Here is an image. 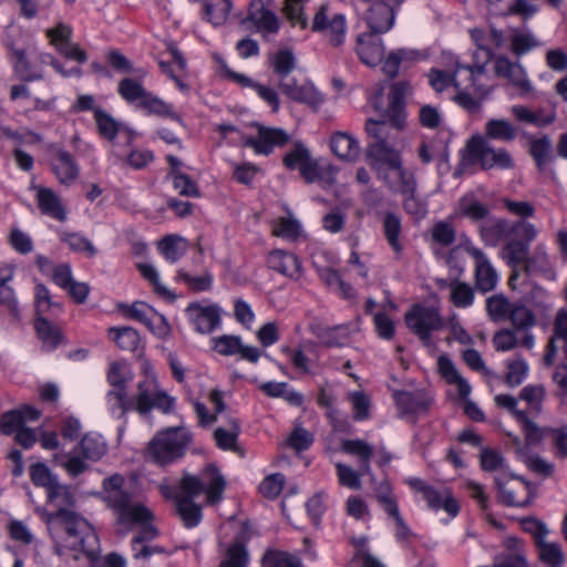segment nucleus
Listing matches in <instances>:
<instances>
[{
  "label": "nucleus",
  "instance_id": "obj_1",
  "mask_svg": "<svg viewBox=\"0 0 567 567\" xmlns=\"http://www.w3.org/2000/svg\"><path fill=\"white\" fill-rule=\"evenodd\" d=\"M47 503L55 511L38 508L37 512L47 524L49 532L54 535L58 525H62L69 537L68 546L94 560L99 549L97 536L92 526L75 513V496L71 488L60 482L55 483L47 491Z\"/></svg>",
  "mask_w": 567,
  "mask_h": 567
},
{
  "label": "nucleus",
  "instance_id": "obj_2",
  "mask_svg": "<svg viewBox=\"0 0 567 567\" xmlns=\"http://www.w3.org/2000/svg\"><path fill=\"white\" fill-rule=\"evenodd\" d=\"M429 81L436 92H442L453 84L457 91L454 101L470 113L481 112L482 102L493 91L484 65L457 66L452 78L444 71L432 69Z\"/></svg>",
  "mask_w": 567,
  "mask_h": 567
},
{
  "label": "nucleus",
  "instance_id": "obj_3",
  "mask_svg": "<svg viewBox=\"0 0 567 567\" xmlns=\"http://www.w3.org/2000/svg\"><path fill=\"white\" fill-rule=\"evenodd\" d=\"M225 486L226 482L215 465L206 466L200 477L184 474L179 481L181 493L175 496L176 511L184 525L194 527L202 518L200 506L193 497L205 492L207 503L216 504L221 499Z\"/></svg>",
  "mask_w": 567,
  "mask_h": 567
},
{
  "label": "nucleus",
  "instance_id": "obj_4",
  "mask_svg": "<svg viewBox=\"0 0 567 567\" xmlns=\"http://www.w3.org/2000/svg\"><path fill=\"white\" fill-rule=\"evenodd\" d=\"M124 477L114 474L103 482V501L116 515L120 524L136 525L142 528V536H137L134 543L141 544L156 536V528L152 526L154 515L143 503L134 499L123 489Z\"/></svg>",
  "mask_w": 567,
  "mask_h": 567
},
{
  "label": "nucleus",
  "instance_id": "obj_5",
  "mask_svg": "<svg viewBox=\"0 0 567 567\" xmlns=\"http://www.w3.org/2000/svg\"><path fill=\"white\" fill-rule=\"evenodd\" d=\"M495 404L498 408L508 410L517 422L522 425L525 441L523 442L519 437L513 439L515 446V453L525 465L533 472L549 476L553 473V465L542 458L539 455L530 452L529 447L537 445L544 437V431L530 419L527 417L524 410L517 408L518 401L515 396L509 394H498L494 398Z\"/></svg>",
  "mask_w": 567,
  "mask_h": 567
},
{
  "label": "nucleus",
  "instance_id": "obj_6",
  "mask_svg": "<svg viewBox=\"0 0 567 567\" xmlns=\"http://www.w3.org/2000/svg\"><path fill=\"white\" fill-rule=\"evenodd\" d=\"M464 159L483 171H511L515 167L513 155L504 147H495L482 134L472 135L465 144Z\"/></svg>",
  "mask_w": 567,
  "mask_h": 567
},
{
  "label": "nucleus",
  "instance_id": "obj_7",
  "mask_svg": "<svg viewBox=\"0 0 567 567\" xmlns=\"http://www.w3.org/2000/svg\"><path fill=\"white\" fill-rule=\"evenodd\" d=\"M189 443L190 435L185 427H168L159 431L148 443L146 457L165 466L183 457Z\"/></svg>",
  "mask_w": 567,
  "mask_h": 567
},
{
  "label": "nucleus",
  "instance_id": "obj_8",
  "mask_svg": "<svg viewBox=\"0 0 567 567\" xmlns=\"http://www.w3.org/2000/svg\"><path fill=\"white\" fill-rule=\"evenodd\" d=\"M381 97V93L373 96L371 103L375 111L382 113V118H370L365 123V132L371 138H373V142L368 145L365 151V156L369 163L381 159L382 157L393 154L395 152H399L391 144L393 140V136L391 135V130H399L392 125L391 118L388 114V110L382 106Z\"/></svg>",
  "mask_w": 567,
  "mask_h": 567
},
{
  "label": "nucleus",
  "instance_id": "obj_9",
  "mask_svg": "<svg viewBox=\"0 0 567 567\" xmlns=\"http://www.w3.org/2000/svg\"><path fill=\"white\" fill-rule=\"evenodd\" d=\"M378 179L392 193L416 192L414 173L403 165L400 152L369 163Z\"/></svg>",
  "mask_w": 567,
  "mask_h": 567
},
{
  "label": "nucleus",
  "instance_id": "obj_10",
  "mask_svg": "<svg viewBox=\"0 0 567 567\" xmlns=\"http://www.w3.org/2000/svg\"><path fill=\"white\" fill-rule=\"evenodd\" d=\"M311 30L321 33L328 42L338 48L346 41L347 21L329 3L321 4L312 18Z\"/></svg>",
  "mask_w": 567,
  "mask_h": 567
},
{
  "label": "nucleus",
  "instance_id": "obj_11",
  "mask_svg": "<svg viewBox=\"0 0 567 567\" xmlns=\"http://www.w3.org/2000/svg\"><path fill=\"white\" fill-rule=\"evenodd\" d=\"M499 501L507 506H526L534 495V487L518 475L499 474L495 478Z\"/></svg>",
  "mask_w": 567,
  "mask_h": 567
},
{
  "label": "nucleus",
  "instance_id": "obj_12",
  "mask_svg": "<svg viewBox=\"0 0 567 567\" xmlns=\"http://www.w3.org/2000/svg\"><path fill=\"white\" fill-rule=\"evenodd\" d=\"M408 328L422 340H427L432 331L442 327V320L435 308L413 306L404 317Z\"/></svg>",
  "mask_w": 567,
  "mask_h": 567
},
{
  "label": "nucleus",
  "instance_id": "obj_13",
  "mask_svg": "<svg viewBox=\"0 0 567 567\" xmlns=\"http://www.w3.org/2000/svg\"><path fill=\"white\" fill-rule=\"evenodd\" d=\"M284 165L289 169H299L307 183H315L321 178L318 161L312 158L310 151L301 143H297L284 156Z\"/></svg>",
  "mask_w": 567,
  "mask_h": 567
},
{
  "label": "nucleus",
  "instance_id": "obj_14",
  "mask_svg": "<svg viewBox=\"0 0 567 567\" xmlns=\"http://www.w3.org/2000/svg\"><path fill=\"white\" fill-rule=\"evenodd\" d=\"M278 87L289 100L317 110L323 103L322 94L311 82L299 83L296 79H279Z\"/></svg>",
  "mask_w": 567,
  "mask_h": 567
},
{
  "label": "nucleus",
  "instance_id": "obj_15",
  "mask_svg": "<svg viewBox=\"0 0 567 567\" xmlns=\"http://www.w3.org/2000/svg\"><path fill=\"white\" fill-rule=\"evenodd\" d=\"M378 34L370 31L359 34L355 39L357 55L370 68H375L384 60L385 48Z\"/></svg>",
  "mask_w": 567,
  "mask_h": 567
},
{
  "label": "nucleus",
  "instance_id": "obj_16",
  "mask_svg": "<svg viewBox=\"0 0 567 567\" xmlns=\"http://www.w3.org/2000/svg\"><path fill=\"white\" fill-rule=\"evenodd\" d=\"M257 127V137H244V146L251 147L257 154H269L274 147L284 146L288 143V134L280 128H269L260 124H254Z\"/></svg>",
  "mask_w": 567,
  "mask_h": 567
},
{
  "label": "nucleus",
  "instance_id": "obj_17",
  "mask_svg": "<svg viewBox=\"0 0 567 567\" xmlns=\"http://www.w3.org/2000/svg\"><path fill=\"white\" fill-rule=\"evenodd\" d=\"M269 269L291 279L298 280L302 275V266L299 258L284 249H272L267 256Z\"/></svg>",
  "mask_w": 567,
  "mask_h": 567
},
{
  "label": "nucleus",
  "instance_id": "obj_18",
  "mask_svg": "<svg viewBox=\"0 0 567 567\" xmlns=\"http://www.w3.org/2000/svg\"><path fill=\"white\" fill-rule=\"evenodd\" d=\"M494 72L497 76L506 79L512 85L517 87L522 94H527L533 90L523 66L512 62L506 56H497L495 59Z\"/></svg>",
  "mask_w": 567,
  "mask_h": 567
},
{
  "label": "nucleus",
  "instance_id": "obj_19",
  "mask_svg": "<svg viewBox=\"0 0 567 567\" xmlns=\"http://www.w3.org/2000/svg\"><path fill=\"white\" fill-rule=\"evenodd\" d=\"M125 313L130 318L143 322L159 337H166L169 333V326L166 320L163 317L157 316L153 309L143 302H135L127 307Z\"/></svg>",
  "mask_w": 567,
  "mask_h": 567
},
{
  "label": "nucleus",
  "instance_id": "obj_20",
  "mask_svg": "<svg viewBox=\"0 0 567 567\" xmlns=\"http://www.w3.org/2000/svg\"><path fill=\"white\" fill-rule=\"evenodd\" d=\"M214 350L221 355L240 354V357L250 362H257L260 357V351L255 347L244 346L239 337L236 336H221L215 338Z\"/></svg>",
  "mask_w": 567,
  "mask_h": 567
},
{
  "label": "nucleus",
  "instance_id": "obj_21",
  "mask_svg": "<svg viewBox=\"0 0 567 567\" xmlns=\"http://www.w3.org/2000/svg\"><path fill=\"white\" fill-rule=\"evenodd\" d=\"M475 260V286L483 292L491 291L497 282V274L485 255L477 248H467Z\"/></svg>",
  "mask_w": 567,
  "mask_h": 567
},
{
  "label": "nucleus",
  "instance_id": "obj_22",
  "mask_svg": "<svg viewBox=\"0 0 567 567\" xmlns=\"http://www.w3.org/2000/svg\"><path fill=\"white\" fill-rule=\"evenodd\" d=\"M186 311L200 333L212 332L220 322V311L216 305L192 303Z\"/></svg>",
  "mask_w": 567,
  "mask_h": 567
},
{
  "label": "nucleus",
  "instance_id": "obj_23",
  "mask_svg": "<svg viewBox=\"0 0 567 567\" xmlns=\"http://www.w3.org/2000/svg\"><path fill=\"white\" fill-rule=\"evenodd\" d=\"M40 415V411L30 405L8 411L0 417V431L4 435L16 434L24 426L25 422L35 421Z\"/></svg>",
  "mask_w": 567,
  "mask_h": 567
},
{
  "label": "nucleus",
  "instance_id": "obj_24",
  "mask_svg": "<svg viewBox=\"0 0 567 567\" xmlns=\"http://www.w3.org/2000/svg\"><path fill=\"white\" fill-rule=\"evenodd\" d=\"M365 20L371 31L384 33L394 23V7L384 1L374 2L369 8Z\"/></svg>",
  "mask_w": 567,
  "mask_h": 567
},
{
  "label": "nucleus",
  "instance_id": "obj_25",
  "mask_svg": "<svg viewBox=\"0 0 567 567\" xmlns=\"http://www.w3.org/2000/svg\"><path fill=\"white\" fill-rule=\"evenodd\" d=\"M410 84L406 81H399L391 85L389 105L385 107L392 125L398 130L404 126L403 99L410 92Z\"/></svg>",
  "mask_w": 567,
  "mask_h": 567
},
{
  "label": "nucleus",
  "instance_id": "obj_26",
  "mask_svg": "<svg viewBox=\"0 0 567 567\" xmlns=\"http://www.w3.org/2000/svg\"><path fill=\"white\" fill-rule=\"evenodd\" d=\"M394 399L401 412L405 415L425 413L432 403L431 398L421 391H399L394 393Z\"/></svg>",
  "mask_w": 567,
  "mask_h": 567
},
{
  "label": "nucleus",
  "instance_id": "obj_27",
  "mask_svg": "<svg viewBox=\"0 0 567 567\" xmlns=\"http://www.w3.org/2000/svg\"><path fill=\"white\" fill-rule=\"evenodd\" d=\"M247 21L252 22L262 33H276L279 29L277 17L266 9L262 0H251Z\"/></svg>",
  "mask_w": 567,
  "mask_h": 567
},
{
  "label": "nucleus",
  "instance_id": "obj_28",
  "mask_svg": "<svg viewBox=\"0 0 567 567\" xmlns=\"http://www.w3.org/2000/svg\"><path fill=\"white\" fill-rule=\"evenodd\" d=\"M330 147L336 156L343 161L354 162L360 156L358 141L346 132H336L331 135Z\"/></svg>",
  "mask_w": 567,
  "mask_h": 567
},
{
  "label": "nucleus",
  "instance_id": "obj_29",
  "mask_svg": "<svg viewBox=\"0 0 567 567\" xmlns=\"http://www.w3.org/2000/svg\"><path fill=\"white\" fill-rule=\"evenodd\" d=\"M52 169L59 182L64 185L73 183L79 175V168L72 155L62 148L55 150V158L52 162Z\"/></svg>",
  "mask_w": 567,
  "mask_h": 567
},
{
  "label": "nucleus",
  "instance_id": "obj_30",
  "mask_svg": "<svg viewBox=\"0 0 567 567\" xmlns=\"http://www.w3.org/2000/svg\"><path fill=\"white\" fill-rule=\"evenodd\" d=\"M437 368L441 377L449 383L456 386L461 399L468 398L471 393V385L460 374L454 363L444 354L437 359Z\"/></svg>",
  "mask_w": 567,
  "mask_h": 567
},
{
  "label": "nucleus",
  "instance_id": "obj_31",
  "mask_svg": "<svg viewBox=\"0 0 567 567\" xmlns=\"http://www.w3.org/2000/svg\"><path fill=\"white\" fill-rule=\"evenodd\" d=\"M488 142L501 141L509 143L517 136V127L506 118H489L482 134Z\"/></svg>",
  "mask_w": 567,
  "mask_h": 567
},
{
  "label": "nucleus",
  "instance_id": "obj_32",
  "mask_svg": "<svg viewBox=\"0 0 567 567\" xmlns=\"http://www.w3.org/2000/svg\"><path fill=\"white\" fill-rule=\"evenodd\" d=\"M37 190V200L40 210L60 221H64L66 213L61 205L60 198L50 188L33 186Z\"/></svg>",
  "mask_w": 567,
  "mask_h": 567
},
{
  "label": "nucleus",
  "instance_id": "obj_33",
  "mask_svg": "<svg viewBox=\"0 0 567 567\" xmlns=\"http://www.w3.org/2000/svg\"><path fill=\"white\" fill-rule=\"evenodd\" d=\"M519 343L530 349L534 346V337L528 332H524L522 338H519L517 331L511 329H502L493 337V344L497 351L513 350Z\"/></svg>",
  "mask_w": 567,
  "mask_h": 567
},
{
  "label": "nucleus",
  "instance_id": "obj_34",
  "mask_svg": "<svg viewBox=\"0 0 567 567\" xmlns=\"http://www.w3.org/2000/svg\"><path fill=\"white\" fill-rule=\"evenodd\" d=\"M483 239L489 245H497L513 235V223L504 218L487 221L481 227Z\"/></svg>",
  "mask_w": 567,
  "mask_h": 567
},
{
  "label": "nucleus",
  "instance_id": "obj_35",
  "mask_svg": "<svg viewBox=\"0 0 567 567\" xmlns=\"http://www.w3.org/2000/svg\"><path fill=\"white\" fill-rule=\"evenodd\" d=\"M341 450L359 460L360 472L362 474L370 473V460L372 458L374 451L369 443L362 440H343L341 442Z\"/></svg>",
  "mask_w": 567,
  "mask_h": 567
},
{
  "label": "nucleus",
  "instance_id": "obj_36",
  "mask_svg": "<svg viewBox=\"0 0 567 567\" xmlns=\"http://www.w3.org/2000/svg\"><path fill=\"white\" fill-rule=\"evenodd\" d=\"M302 228L300 223L292 216L279 217L271 223V234L275 237L282 238L288 241H297L301 236Z\"/></svg>",
  "mask_w": 567,
  "mask_h": 567
},
{
  "label": "nucleus",
  "instance_id": "obj_37",
  "mask_svg": "<svg viewBox=\"0 0 567 567\" xmlns=\"http://www.w3.org/2000/svg\"><path fill=\"white\" fill-rule=\"evenodd\" d=\"M424 499L432 509L443 508L453 517L458 513V503L447 489L437 491L432 487L424 496Z\"/></svg>",
  "mask_w": 567,
  "mask_h": 567
},
{
  "label": "nucleus",
  "instance_id": "obj_38",
  "mask_svg": "<svg viewBox=\"0 0 567 567\" xmlns=\"http://www.w3.org/2000/svg\"><path fill=\"white\" fill-rule=\"evenodd\" d=\"M157 249L169 262H176L187 250V240L178 235H167L157 243Z\"/></svg>",
  "mask_w": 567,
  "mask_h": 567
},
{
  "label": "nucleus",
  "instance_id": "obj_39",
  "mask_svg": "<svg viewBox=\"0 0 567 567\" xmlns=\"http://www.w3.org/2000/svg\"><path fill=\"white\" fill-rule=\"evenodd\" d=\"M156 380L147 378L138 384V391L135 398V409L141 414L148 413L154 408V398L158 393Z\"/></svg>",
  "mask_w": 567,
  "mask_h": 567
},
{
  "label": "nucleus",
  "instance_id": "obj_40",
  "mask_svg": "<svg viewBox=\"0 0 567 567\" xmlns=\"http://www.w3.org/2000/svg\"><path fill=\"white\" fill-rule=\"evenodd\" d=\"M86 461L87 460L84 458L76 447L68 455L55 454L53 456V462L63 467L69 475L74 477L89 470Z\"/></svg>",
  "mask_w": 567,
  "mask_h": 567
},
{
  "label": "nucleus",
  "instance_id": "obj_41",
  "mask_svg": "<svg viewBox=\"0 0 567 567\" xmlns=\"http://www.w3.org/2000/svg\"><path fill=\"white\" fill-rule=\"evenodd\" d=\"M546 390L542 384H530L522 389L519 399L525 401L528 410L524 411L526 415H539L543 411V402ZM529 419V416H527Z\"/></svg>",
  "mask_w": 567,
  "mask_h": 567
},
{
  "label": "nucleus",
  "instance_id": "obj_42",
  "mask_svg": "<svg viewBox=\"0 0 567 567\" xmlns=\"http://www.w3.org/2000/svg\"><path fill=\"white\" fill-rule=\"evenodd\" d=\"M84 458L89 461L100 460L106 452V444L101 436L89 433L85 434L76 447Z\"/></svg>",
  "mask_w": 567,
  "mask_h": 567
},
{
  "label": "nucleus",
  "instance_id": "obj_43",
  "mask_svg": "<svg viewBox=\"0 0 567 567\" xmlns=\"http://www.w3.org/2000/svg\"><path fill=\"white\" fill-rule=\"evenodd\" d=\"M551 142L547 136L542 138H529V153L536 162L540 172H545L551 158L550 155Z\"/></svg>",
  "mask_w": 567,
  "mask_h": 567
},
{
  "label": "nucleus",
  "instance_id": "obj_44",
  "mask_svg": "<svg viewBox=\"0 0 567 567\" xmlns=\"http://www.w3.org/2000/svg\"><path fill=\"white\" fill-rule=\"evenodd\" d=\"M378 499L384 506L386 513L394 519L396 525V535L401 540H408L411 532L400 515L396 502L390 494H379Z\"/></svg>",
  "mask_w": 567,
  "mask_h": 567
},
{
  "label": "nucleus",
  "instance_id": "obj_45",
  "mask_svg": "<svg viewBox=\"0 0 567 567\" xmlns=\"http://www.w3.org/2000/svg\"><path fill=\"white\" fill-rule=\"evenodd\" d=\"M538 554L543 563L549 567H561L565 555L558 543L548 542L546 538L538 540Z\"/></svg>",
  "mask_w": 567,
  "mask_h": 567
},
{
  "label": "nucleus",
  "instance_id": "obj_46",
  "mask_svg": "<svg viewBox=\"0 0 567 567\" xmlns=\"http://www.w3.org/2000/svg\"><path fill=\"white\" fill-rule=\"evenodd\" d=\"M231 3L229 0H206L204 4L205 17L214 25H221L226 22Z\"/></svg>",
  "mask_w": 567,
  "mask_h": 567
},
{
  "label": "nucleus",
  "instance_id": "obj_47",
  "mask_svg": "<svg viewBox=\"0 0 567 567\" xmlns=\"http://www.w3.org/2000/svg\"><path fill=\"white\" fill-rule=\"evenodd\" d=\"M503 257L512 265L525 264L527 268L532 266V259L528 258V246L523 241H507L503 248Z\"/></svg>",
  "mask_w": 567,
  "mask_h": 567
},
{
  "label": "nucleus",
  "instance_id": "obj_48",
  "mask_svg": "<svg viewBox=\"0 0 567 567\" xmlns=\"http://www.w3.org/2000/svg\"><path fill=\"white\" fill-rule=\"evenodd\" d=\"M140 106L148 113H153L161 116H172L175 131L182 127V121L176 114H174L172 107L162 100L151 95L150 93H147L146 97L143 100Z\"/></svg>",
  "mask_w": 567,
  "mask_h": 567
},
{
  "label": "nucleus",
  "instance_id": "obj_49",
  "mask_svg": "<svg viewBox=\"0 0 567 567\" xmlns=\"http://www.w3.org/2000/svg\"><path fill=\"white\" fill-rule=\"evenodd\" d=\"M270 64L279 79H287L296 66V58L291 50L284 49L271 56Z\"/></svg>",
  "mask_w": 567,
  "mask_h": 567
},
{
  "label": "nucleus",
  "instance_id": "obj_50",
  "mask_svg": "<svg viewBox=\"0 0 567 567\" xmlns=\"http://www.w3.org/2000/svg\"><path fill=\"white\" fill-rule=\"evenodd\" d=\"M99 133L106 140L113 141L117 133L123 130L122 125L115 121L109 113L101 109L94 110Z\"/></svg>",
  "mask_w": 567,
  "mask_h": 567
},
{
  "label": "nucleus",
  "instance_id": "obj_51",
  "mask_svg": "<svg viewBox=\"0 0 567 567\" xmlns=\"http://www.w3.org/2000/svg\"><path fill=\"white\" fill-rule=\"evenodd\" d=\"M450 298L455 307L465 308L473 303L474 290L466 282L452 281L450 284Z\"/></svg>",
  "mask_w": 567,
  "mask_h": 567
},
{
  "label": "nucleus",
  "instance_id": "obj_52",
  "mask_svg": "<svg viewBox=\"0 0 567 567\" xmlns=\"http://www.w3.org/2000/svg\"><path fill=\"white\" fill-rule=\"evenodd\" d=\"M109 334L114 342L123 350L134 351L138 346V333L128 327L111 328Z\"/></svg>",
  "mask_w": 567,
  "mask_h": 567
},
{
  "label": "nucleus",
  "instance_id": "obj_53",
  "mask_svg": "<svg viewBox=\"0 0 567 567\" xmlns=\"http://www.w3.org/2000/svg\"><path fill=\"white\" fill-rule=\"evenodd\" d=\"M29 475L35 486H40L48 491L58 483V478L44 463H34L29 467Z\"/></svg>",
  "mask_w": 567,
  "mask_h": 567
},
{
  "label": "nucleus",
  "instance_id": "obj_54",
  "mask_svg": "<svg viewBox=\"0 0 567 567\" xmlns=\"http://www.w3.org/2000/svg\"><path fill=\"white\" fill-rule=\"evenodd\" d=\"M118 93L130 103L138 102V106L147 95L142 84L133 79L122 80L118 84Z\"/></svg>",
  "mask_w": 567,
  "mask_h": 567
},
{
  "label": "nucleus",
  "instance_id": "obj_55",
  "mask_svg": "<svg viewBox=\"0 0 567 567\" xmlns=\"http://www.w3.org/2000/svg\"><path fill=\"white\" fill-rule=\"evenodd\" d=\"M320 277L329 287L339 290L344 298H353L355 296L354 289L342 280L337 270L322 268L320 269Z\"/></svg>",
  "mask_w": 567,
  "mask_h": 567
},
{
  "label": "nucleus",
  "instance_id": "obj_56",
  "mask_svg": "<svg viewBox=\"0 0 567 567\" xmlns=\"http://www.w3.org/2000/svg\"><path fill=\"white\" fill-rule=\"evenodd\" d=\"M512 305L513 303H511L502 295H496V296L489 297L486 300V309H487L488 316L494 321L506 320L508 318Z\"/></svg>",
  "mask_w": 567,
  "mask_h": 567
},
{
  "label": "nucleus",
  "instance_id": "obj_57",
  "mask_svg": "<svg viewBox=\"0 0 567 567\" xmlns=\"http://www.w3.org/2000/svg\"><path fill=\"white\" fill-rule=\"evenodd\" d=\"M512 114L518 122L535 124L539 127L546 126L554 121V116L540 117L537 113L524 105H514L511 109Z\"/></svg>",
  "mask_w": 567,
  "mask_h": 567
},
{
  "label": "nucleus",
  "instance_id": "obj_58",
  "mask_svg": "<svg viewBox=\"0 0 567 567\" xmlns=\"http://www.w3.org/2000/svg\"><path fill=\"white\" fill-rule=\"evenodd\" d=\"M507 319L518 329L528 328L535 322L533 311L522 303L512 305Z\"/></svg>",
  "mask_w": 567,
  "mask_h": 567
},
{
  "label": "nucleus",
  "instance_id": "obj_59",
  "mask_svg": "<svg viewBox=\"0 0 567 567\" xmlns=\"http://www.w3.org/2000/svg\"><path fill=\"white\" fill-rule=\"evenodd\" d=\"M460 213L473 220H481L487 217L489 208L471 197L460 200Z\"/></svg>",
  "mask_w": 567,
  "mask_h": 567
},
{
  "label": "nucleus",
  "instance_id": "obj_60",
  "mask_svg": "<svg viewBox=\"0 0 567 567\" xmlns=\"http://www.w3.org/2000/svg\"><path fill=\"white\" fill-rule=\"evenodd\" d=\"M338 482L340 485L351 488V489H360L361 488V480L360 476L363 475L360 471L357 472L352 467L337 463L336 464Z\"/></svg>",
  "mask_w": 567,
  "mask_h": 567
},
{
  "label": "nucleus",
  "instance_id": "obj_61",
  "mask_svg": "<svg viewBox=\"0 0 567 567\" xmlns=\"http://www.w3.org/2000/svg\"><path fill=\"white\" fill-rule=\"evenodd\" d=\"M239 433V426L237 421H231L230 430L218 427L214 432V436L217 445L223 450H235L237 436Z\"/></svg>",
  "mask_w": 567,
  "mask_h": 567
},
{
  "label": "nucleus",
  "instance_id": "obj_62",
  "mask_svg": "<svg viewBox=\"0 0 567 567\" xmlns=\"http://www.w3.org/2000/svg\"><path fill=\"white\" fill-rule=\"evenodd\" d=\"M528 372L527 363L522 359L509 361L507 364V372L505 381L509 386H516L520 384L526 378Z\"/></svg>",
  "mask_w": 567,
  "mask_h": 567
},
{
  "label": "nucleus",
  "instance_id": "obj_63",
  "mask_svg": "<svg viewBox=\"0 0 567 567\" xmlns=\"http://www.w3.org/2000/svg\"><path fill=\"white\" fill-rule=\"evenodd\" d=\"M312 442V434L301 426H296L286 440V444L297 452L308 449Z\"/></svg>",
  "mask_w": 567,
  "mask_h": 567
},
{
  "label": "nucleus",
  "instance_id": "obj_64",
  "mask_svg": "<svg viewBox=\"0 0 567 567\" xmlns=\"http://www.w3.org/2000/svg\"><path fill=\"white\" fill-rule=\"evenodd\" d=\"M285 486L284 475L276 473L268 475L260 484L259 491L266 498H276Z\"/></svg>",
  "mask_w": 567,
  "mask_h": 567
}]
</instances>
